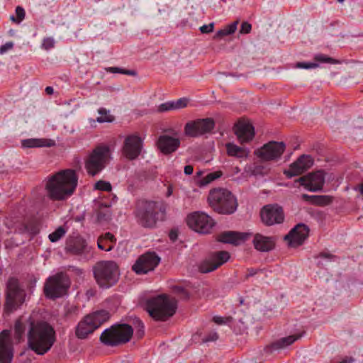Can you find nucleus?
<instances>
[{"label":"nucleus","mask_w":363,"mask_h":363,"mask_svg":"<svg viewBox=\"0 0 363 363\" xmlns=\"http://www.w3.org/2000/svg\"><path fill=\"white\" fill-rule=\"evenodd\" d=\"M143 148V140L136 134L127 136L123 146V154L129 160H134L140 155Z\"/></svg>","instance_id":"nucleus-18"},{"label":"nucleus","mask_w":363,"mask_h":363,"mask_svg":"<svg viewBox=\"0 0 363 363\" xmlns=\"http://www.w3.org/2000/svg\"><path fill=\"white\" fill-rule=\"evenodd\" d=\"M135 335L138 338H141L144 335V325L140 319L135 320Z\"/></svg>","instance_id":"nucleus-42"},{"label":"nucleus","mask_w":363,"mask_h":363,"mask_svg":"<svg viewBox=\"0 0 363 363\" xmlns=\"http://www.w3.org/2000/svg\"><path fill=\"white\" fill-rule=\"evenodd\" d=\"M315 61L322 63L339 64L340 62L325 55L318 54L315 56Z\"/></svg>","instance_id":"nucleus-37"},{"label":"nucleus","mask_w":363,"mask_h":363,"mask_svg":"<svg viewBox=\"0 0 363 363\" xmlns=\"http://www.w3.org/2000/svg\"><path fill=\"white\" fill-rule=\"evenodd\" d=\"M99 238H102L104 242L110 241L112 243H115L116 242V238L111 233H106L104 235L99 237Z\"/></svg>","instance_id":"nucleus-52"},{"label":"nucleus","mask_w":363,"mask_h":363,"mask_svg":"<svg viewBox=\"0 0 363 363\" xmlns=\"http://www.w3.org/2000/svg\"><path fill=\"white\" fill-rule=\"evenodd\" d=\"M186 222L190 228L201 234L210 233L216 224L211 217L202 212H194L189 215Z\"/></svg>","instance_id":"nucleus-12"},{"label":"nucleus","mask_w":363,"mask_h":363,"mask_svg":"<svg viewBox=\"0 0 363 363\" xmlns=\"http://www.w3.org/2000/svg\"><path fill=\"white\" fill-rule=\"evenodd\" d=\"M13 47V43L12 42H7L4 45H2L0 47V55L5 53L9 50H11Z\"/></svg>","instance_id":"nucleus-53"},{"label":"nucleus","mask_w":363,"mask_h":363,"mask_svg":"<svg viewBox=\"0 0 363 363\" xmlns=\"http://www.w3.org/2000/svg\"><path fill=\"white\" fill-rule=\"evenodd\" d=\"M238 22V21H235L225 27L228 31V33L231 35L235 32V30H237Z\"/></svg>","instance_id":"nucleus-55"},{"label":"nucleus","mask_w":363,"mask_h":363,"mask_svg":"<svg viewBox=\"0 0 363 363\" xmlns=\"http://www.w3.org/2000/svg\"><path fill=\"white\" fill-rule=\"evenodd\" d=\"M110 318L107 311L101 310L86 315L77 325L75 335L79 339H85Z\"/></svg>","instance_id":"nucleus-8"},{"label":"nucleus","mask_w":363,"mask_h":363,"mask_svg":"<svg viewBox=\"0 0 363 363\" xmlns=\"http://www.w3.org/2000/svg\"><path fill=\"white\" fill-rule=\"evenodd\" d=\"M55 45V40L52 38H46L43 40L42 47L45 50H50Z\"/></svg>","instance_id":"nucleus-48"},{"label":"nucleus","mask_w":363,"mask_h":363,"mask_svg":"<svg viewBox=\"0 0 363 363\" xmlns=\"http://www.w3.org/2000/svg\"><path fill=\"white\" fill-rule=\"evenodd\" d=\"M77 182L78 177L74 170H61L48 181L45 186L48 196L55 201L65 200L74 193Z\"/></svg>","instance_id":"nucleus-2"},{"label":"nucleus","mask_w":363,"mask_h":363,"mask_svg":"<svg viewBox=\"0 0 363 363\" xmlns=\"http://www.w3.org/2000/svg\"><path fill=\"white\" fill-rule=\"evenodd\" d=\"M86 247V241L80 236H72L67 238L65 244V251L72 255L82 254Z\"/></svg>","instance_id":"nucleus-25"},{"label":"nucleus","mask_w":363,"mask_h":363,"mask_svg":"<svg viewBox=\"0 0 363 363\" xmlns=\"http://www.w3.org/2000/svg\"><path fill=\"white\" fill-rule=\"evenodd\" d=\"M133 334L132 326L128 324H115L106 329L100 335L101 342L108 347H116L128 342Z\"/></svg>","instance_id":"nucleus-7"},{"label":"nucleus","mask_w":363,"mask_h":363,"mask_svg":"<svg viewBox=\"0 0 363 363\" xmlns=\"http://www.w3.org/2000/svg\"><path fill=\"white\" fill-rule=\"evenodd\" d=\"M235 134L241 143L251 141L255 136V128L248 121L239 120L233 128Z\"/></svg>","instance_id":"nucleus-22"},{"label":"nucleus","mask_w":363,"mask_h":363,"mask_svg":"<svg viewBox=\"0 0 363 363\" xmlns=\"http://www.w3.org/2000/svg\"><path fill=\"white\" fill-rule=\"evenodd\" d=\"M251 30H252V25L247 21H244L241 24L239 33L240 34H248L251 32Z\"/></svg>","instance_id":"nucleus-47"},{"label":"nucleus","mask_w":363,"mask_h":363,"mask_svg":"<svg viewBox=\"0 0 363 363\" xmlns=\"http://www.w3.org/2000/svg\"><path fill=\"white\" fill-rule=\"evenodd\" d=\"M179 145L180 140L179 138H174L167 135L160 136L157 140V147L164 155L175 152Z\"/></svg>","instance_id":"nucleus-23"},{"label":"nucleus","mask_w":363,"mask_h":363,"mask_svg":"<svg viewBox=\"0 0 363 363\" xmlns=\"http://www.w3.org/2000/svg\"><path fill=\"white\" fill-rule=\"evenodd\" d=\"M94 189L99 191L110 192L112 189V186L110 182L99 180L94 184Z\"/></svg>","instance_id":"nucleus-38"},{"label":"nucleus","mask_w":363,"mask_h":363,"mask_svg":"<svg viewBox=\"0 0 363 363\" xmlns=\"http://www.w3.org/2000/svg\"><path fill=\"white\" fill-rule=\"evenodd\" d=\"M229 259L230 254L227 251L216 252L199 264V272L201 273L213 272L225 263Z\"/></svg>","instance_id":"nucleus-19"},{"label":"nucleus","mask_w":363,"mask_h":363,"mask_svg":"<svg viewBox=\"0 0 363 363\" xmlns=\"http://www.w3.org/2000/svg\"><path fill=\"white\" fill-rule=\"evenodd\" d=\"M317 257H320V258H324V259H333V258L335 257V256H334L333 255L330 254V253H328V252H320L318 256Z\"/></svg>","instance_id":"nucleus-58"},{"label":"nucleus","mask_w":363,"mask_h":363,"mask_svg":"<svg viewBox=\"0 0 363 363\" xmlns=\"http://www.w3.org/2000/svg\"><path fill=\"white\" fill-rule=\"evenodd\" d=\"M99 113L101 115V116L98 117L96 118V121L101 123H111L114 121V116L109 114V111H107L106 108H101L98 111Z\"/></svg>","instance_id":"nucleus-33"},{"label":"nucleus","mask_w":363,"mask_h":363,"mask_svg":"<svg viewBox=\"0 0 363 363\" xmlns=\"http://www.w3.org/2000/svg\"><path fill=\"white\" fill-rule=\"evenodd\" d=\"M218 339V335L216 331H211L209 334L203 337L201 340V343H207L209 342H214Z\"/></svg>","instance_id":"nucleus-45"},{"label":"nucleus","mask_w":363,"mask_h":363,"mask_svg":"<svg viewBox=\"0 0 363 363\" xmlns=\"http://www.w3.org/2000/svg\"><path fill=\"white\" fill-rule=\"evenodd\" d=\"M69 286L70 281L68 277L62 272H59L46 279L43 292L47 298L55 300L65 296Z\"/></svg>","instance_id":"nucleus-10"},{"label":"nucleus","mask_w":363,"mask_h":363,"mask_svg":"<svg viewBox=\"0 0 363 363\" xmlns=\"http://www.w3.org/2000/svg\"><path fill=\"white\" fill-rule=\"evenodd\" d=\"M315 195H308V194H303L301 195V197L302 199L306 201H309L311 202L312 204H313V201H314V199H315Z\"/></svg>","instance_id":"nucleus-59"},{"label":"nucleus","mask_w":363,"mask_h":363,"mask_svg":"<svg viewBox=\"0 0 363 363\" xmlns=\"http://www.w3.org/2000/svg\"><path fill=\"white\" fill-rule=\"evenodd\" d=\"M256 274H257V270L256 269H248V274L247 275V277H252V276H254Z\"/></svg>","instance_id":"nucleus-63"},{"label":"nucleus","mask_w":363,"mask_h":363,"mask_svg":"<svg viewBox=\"0 0 363 363\" xmlns=\"http://www.w3.org/2000/svg\"><path fill=\"white\" fill-rule=\"evenodd\" d=\"M233 320L232 317H221V316H214L213 318V320L215 323L218 325L226 324L231 322Z\"/></svg>","instance_id":"nucleus-44"},{"label":"nucleus","mask_w":363,"mask_h":363,"mask_svg":"<svg viewBox=\"0 0 363 363\" xmlns=\"http://www.w3.org/2000/svg\"><path fill=\"white\" fill-rule=\"evenodd\" d=\"M173 104H174V103L172 101H167L163 104H161L158 106L157 111H158V112L162 113V112L168 111L170 110H174Z\"/></svg>","instance_id":"nucleus-41"},{"label":"nucleus","mask_w":363,"mask_h":363,"mask_svg":"<svg viewBox=\"0 0 363 363\" xmlns=\"http://www.w3.org/2000/svg\"><path fill=\"white\" fill-rule=\"evenodd\" d=\"M269 169L266 167H264L262 165H257L255 167L253 173L255 174H267Z\"/></svg>","instance_id":"nucleus-50"},{"label":"nucleus","mask_w":363,"mask_h":363,"mask_svg":"<svg viewBox=\"0 0 363 363\" xmlns=\"http://www.w3.org/2000/svg\"><path fill=\"white\" fill-rule=\"evenodd\" d=\"M215 127V121L211 118L191 121L184 126V133L191 138H197L210 133Z\"/></svg>","instance_id":"nucleus-13"},{"label":"nucleus","mask_w":363,"mask_h":363,"mask_svg":"<svg viewBox=\"0 0 363 363\" xmlns=\"http://www.w3.org/2000/svg\"><path fill=\"white\" fill-rule=\"evenodd\" d=\"M14 356L13 342L9 330L0 333V363H11Z\"/></svg>","instance_id":"nucleus-16"},{"label":"nucleus","mask_w":363,"mask_h":363,"mask_svg":"<svg viewBox=\"0 0 363 363\" xmlns=\"http://www.w3.org/2000/svg\"><path fill=\"white\" fill-rule=\"evenodd\" d=\"M308 191L315 192L323 189L325 183L323 171L319 170L308 174Z\"/></svg>","instance_id":"nucleus-27"},{"label":"nucleus","mask_w":363,"mask_h":363,"mask_svg":"<svg viewBox=\"0 0 363 363\" xmlns=\"http://www.w3.org/2000/svg\"><path fill=\"white\" fill-rule=\"evenodd\" d=\"M333 201V197L329 195H315L313 201L314 205L327 206L330 204Z\"/></svg>","instance_id":"nucleus-34"},{"label":"nucleus","mask_w":363,"mask_h":363,"mask_svg":"<svg viewBox=\"0 0 363 363\" xmlns=\"http://www.w3.org/2000/svg\"><path fill=\"white\" fill-rule=\"evenodd\" d=\"M317 67H318V65L317 63H314V62H298L296 65V67L301 68V69H312V68H315Z\"/></svg>","instance_id":"nucleus-46"},{"label":"nucleus","mask_w":363,"mask_h":363,"mask_svg":"<svg viewBox=\"0 0 363 363\" xmlns=\"http://www.w3.org/2000/svg\"><path fill=\"white\" fill-rule=\"evenodd\" d=\"M107 72L111 73H120L127 75L135 76L136 74L135 71L130 69H124L116 67H110L106 69Z\"/></svg>","instance_id":"nucleus-39"},{"label":"nucleus","mask_w":363,"mask_h":363,"mask_svg":"<svg viewBox=\"0 0 363 363\" xmlns=\"http://www.w3.org/2000/svg\"><path fill=\"white\" fill-rule=\"evenodd\" d=\"M354 361V359L351 357H345L341 361L334 362L333 363H352Z\"/></svg>","instance_id":"nucleus-60"},{"label":"nucleus","mask_w":363,"mask_h":363,"mask_svg":"<svg viewBox=\"0 0 363 363\" xmlns=\"http://www.w3.org/2000/svg\"><path fill=\"white\" fill-rule=\"evenodd\" d=\"M45 91V93L48 95L52 94L54 91L53 88L52 86H47Z\"/></svg>","instance_id":"nucleus-64"},{"label":"nucleus","mask_w":363,"mask_h":363,"mask_svg":"<svg viewBox=\"0 0 363 363\" xmlns=\"http://www.w3.org/2000/svg\"><path fill=\"white\" fill-rule=\"evenodd\" d=\"M110 156V148L107 145L97 146L86 162L85 167L89 174L95 176L106 166Z\"/></svg>","instance_id":"nucleus-11"},{"label":"nucleus","mask_w":363,"mask_h":363,"mask_svg":"<svg viewBox=\"0 0 363 363\" xmlns=\"http://www.w3.org/2000/svg\"><path fill=\"white\" fill-rule=\"evenodd\" d=\"M225 147L229 156L238 158H247L249 156L250 151L246 148L240 147L230 143H227Z\"/></svg>","instance_id":"nucleus-29"},{"label":"nucleus","mask_w":363,"mask_h":363,"mask_svg":"<svg viewBox=\"0 0 363 363\" xmlns=\"http://www.w3.org/2000/svg\"><path fill=\"white\" fill-rule=\"evenodd\" d=\"M174 291L181 299L187 300L189 298V292L182 286H175Z\"/></svg>","instance_id":"nucleus-40"},{"label":"nucleus","mask_w":363,"mask_h":363,"mask_svg":"<svg viewBox=\"0 0 363 363\" xmlns=\"http://www.w3.org/2000/svg\"><path fill=\"white\" fill-rule=\"evenodd\" d=\"M260 216L262 221L269 226L281 223L284 219L283 208L278 204L264 206L261 210Z\"/></svg>","instance_id":"nucleus-17"},{"label":"nucleus","mask_w":363,"mask_h":363,"mask_svg":"<svg viewBox=\"0 0 363 363\" xmlns=\"http://www.w3.org/2000/svg\"><path fill=\"white\" fill-rule=\"evenodd\" d=\"M134 214L139 225L147 228H154L156 225L158 215L157 203L140 200L136 203Z\"/></svg>","instance_id":"nucleus-9"},{"label":"nucleus","mask_w":363,"mask_h":363,"mask_svg":"<svg viewBox=\"0 0 363 363\" xmlns=\"http://www.w3.org/2000/svg\"><path fill=\"white\" fill-rule=\"evenodd\" d=\"M66 229L63 226H60L54 232L50 233L48 238L50 242H55L64 237Z\"/></svg>","instance_id":"nucleus-35"},{"label":"nucleus","mask_w":363,"mask_h":363,"mask_svg":"<svg viewBox=\"0 0 363 363\" xmlns=\"http://www.w3.org/2000/svg\"><path fill=\"white\" fill-rule=\"evenodd\" d=\"M56 341L53 327L46 321L31 322L28 332L29 348L39 355L47 353Z\"/></svg>","instance_id":"nucleus-1"},{"label":"nucleus","mask_w":363,"mask_h":363,"mask_svg":"<svg viewBox=\"0 0 363 363\" xmlns=\"http://www.w3.org/2000/svg\"><path fill=\"white\" fill-rule=\"evenodd\" d=\"M54 144V141L47 139L30 138L21 141V145L24 148L51 147Z\"/></svg>","instance_id":"nucleus-28"},{"label":"nucleus","mask_w":363,"mask_h":363,"mask_svg":"<svg viewBox=\"0 0 363 363\" xmlns=\"http://www.w3.org/2000/svg\"><path fill=\"white\" fill-rule=\"evenodd\" d=\"M313 164V160L308 155H301L294 162L291 164L289 169L284 170V174L288 178L301 174Z\"/></svg>","instance_id":"nucleus-20"},{"label":"nucleus","mask_w":363,"mask_h":363,"mask_svg":"<svg viewBox=\"0 0 363 363\" xmlns=\"http://www.w3.org/2000/svg\"><path fill=\"white\" fill-rule=\"evenodd\" d=\"M194 172V168L191 165H186L184 167V173L186 175H191Z\"/></svg>","instance_id":"nucleus-61"},{"label":"nucleus","mask_w":363,"mask_h":363,"mask_svg":"<svg viewBox=\"0 0 363 363\" xmlns=\"http://www.w3.org/2000/svg\"><path fill=\"white\" fill-rule=\"evenodd\" d=\"M247 233L236 231H224L218 235L217 240L237 246L247 240Z\"/></svg>","instance_id":"nucleus-24"},{"label":"nucleus","mask_w":363,"mask_h":363,"mask_svg":"<svg viewBox=\"0 0 363 363\" xmlns=\"http://www.w3.org/2000/svg\"><path fill=\"white\" fill-rule=\"evenodd\" d=\"M308 227L305 224L299 223L285 236V240H289L291 247H298L303 243L308 238Z\"/></svg>","instance_id":"nucleus-21"},{"label":"nucleus","mask_w":363,"mask_h":363,"mask_svg":"<svg viewBox=\"0 0 363 363\" xmlns=\"http://www.w3.org/2000/svg\"><path fill=\"white\" fill-rule=\"evenodd\" d=\"M26 327L25 325L21 321L17 320L14 325V338L17 342H19L25 333Z\"/></svg>","instance_id":"nucleus-32"},{"label":"nucleus","mask_w":363,"mask_h":363,"mask_svg":"<svg viewBox=\"0 0 363 363\" xmlns=\"http://www.w3.org/2000/svg\"><path fill=\"white\" fill-rule=\"evenodd\" d=\"M26 292L18 278L11 277L6 283L4 313L9 315L20 309L26 301Z\"/></svg>","instance_id":"nucleus-4"},{"label":"nucleus","mask_w":363,"mask_h":363,"mask_svg":"<svg viewBox=\"0 0 363 363\" xmlns=\"http://www.w3.org/2000/svg\"><path fill=\"white\" fill-rule=\"evenodd\" d=\"M160 257L154 252H147L140 255L132 267L137 274H145L153 271L160 264Z\"/></svg>","instance_id":"nucleus-15"},{"label":"nucleus","mask_w":363,"mask_h":363,"mask_svg":"<svg viewBox=\"0 0 363 363\" xmlns=\"http://www.w3.org/2000/svg\"><path fill=\"white\" fill-rule=\"evenodd\" d=\"M174 103V110L180 109L186 107L188 104L189 100L186 98H181L177 101H172Z\"/></svg>","instance_id":"nucleus-43"},{"label":"nucleus","mask_w":363,"mask_h":363,"mask_svg":"<svg viewBox=\"0 0 363 363\" xmlns=\"http://www.w3.org/2000/svg\"><path fill=\"white\" fill-rule=\"evenodd\" d=\"M214 23H211L208 25H203L200 27L199 30L202 33H210L213 31Z\"/></svg>","instance_id":"nucleus-49"},{"label":"nucleus","mask_w":363,"mask_h":363,"mask_svg":"<svg viewBox=\"0 0 363 363\" xmlns=\"http://www.w3.org/2000/svg\"><path fill=\"white\" fill-rule=\"evenodd\" d=\"M301 337V335H294L282 337L272 343L270 345V349L272 350H277L285 348L286 347L293 344L296 340L299 339Z\"/></svg>","instance_id":"nucleus-30"},{"label":"nucleus","mask_w":363,"mask_h":363,"mask_svg":"<svg viewBox=\"0 0 363 363\" xmlns=\"http://www.w3.org/2000/svg\"><path fill=\"white\" fill-rule=\"evenodd\" d=\"M104 241H103V239L102 238H99L98 239V242H97V245H98V247L102 250H106V251H111L113 248V245H108V248H106L105 247V245H104Z\"/></svg>","instance_id":"nucleus-54"},{"label":"nucleus","mask_w":363,"mask_h":363,"mask_svg":"<svg viewBox=\"0 0 363 363\" xmlns=\"http://www.w3.org/2000/svg\"><path fill=\"white\" fill-rule=\"evenodd\" d=\"M93 272L96 281L101 288L108 289L119 279V267L113 260L96 262L93 267Z\"/></svg>","instance_id":"nucleus-6"},{"label":"nucleus","mask_w":363,"mask_h":363,"mask_svg":"<svg viewBox=\"0 0 363 363\" xmlns=\"http://www.w3.org/2000/svg\"><path fill=\"white\" fill-rule=\"evenodd\" d=\"M222 176L223 172L220 170L213 172L208 173L204 177L197 179L196 184L199 187H203Z\"/></svg>","instance_id":"nucleus-31"},{"label":"nucleus","mask_w":363,"mask_h":363,"mask_svg":"<svg viewBox=\"0 0 363 363\" xmlns=\"http://www.w3.org/2000/svg\"><path fill=\"white\" fill-rule=\"evenodd\" d=\"M169 236L171 240L174 241L177 238V233L174 230H171Z\"/></svg>","instance_id":"nucleus-62"},{"label":"nucleus","mask_w":363,"mask_h":363,"mask_svg":"<svg viewBox=\"0 0 363 363\" xmlns=\"http://www.w3.org/2000/svg\"><path fill=\"white\" fill-rule=\"evenodd\" d=\"M146 311L156 320H166L176 312L177 301L167 295H159L146 301Z\"/></svg>","instance_id":"nucleus-5"},{"label":"nucleus","mask_w":363,"mask_h":363,"mask_svg":"<svg viewBox=\"0 0 363 363\" xmlns=\"http://www.w3.org/2000/svg\"><path fill=\"white\" fill-rule=\"evenodd\" d=\"M308 174L299 177L296 182H299L301 186H303L306 189L308 190Z\"/></svg>","instance_id":"nucleus-51"},{"label":"nucleus","mask_w":363,"mask_h":363,"mask_svg":"<svg viewBox=\"0 0 363 363\" xmlns=\"http://www.w3.org/2000/svg\"><path fill=\"white\" fill-rule=\"evenodd\" d=\"M286 149L284 142L269 141L255 152L263 161L277 160L281 157Z\"/></svg>","instance_id":"nucleus-14"},{"label":"nucleus","mask_w":363,"mask_h":363,"mask_svg":"<svg viewBox=\"0 0 363 363\" xmlns=\"http://www.w3.org/2000/svg\"><path fill=\"white\" fill-rule=\"evenodd\" d=\"M252 242L255 248L260 252L270 251L275 246V241L272 237L264 236L259 233L255 235Z\"/></svg>","instance_id":"nucleus-26"},{"label":"nucleus","mask_w":363,"mask_h":363,"mask_svg":"<svg viewBox=\"0 0 363 363\" xmlns=\"http://www.w3.org/2000/svg\"><path fill=\"white\" fill-rule=\"evenodd\" d=\"M16 17L11 16L10 17V20L16 23H20L24 19L25 16H26L24 9L19 6H17L16 9Z\"/></svg>","instance_id":"nucleus-36"},{"label":"nucleus","mask_w":363,"mask_h":363,"mask_svg":"<svg viewBox=\"0 0 363 363\" xmlns=\"http://www.w3.org/2000/svg\"><path fill=\"white\" fill-rule=\"evenodd\" d=\"M5 225L8 228L9 230L6 231V234L9 235L11 233V230L14 228V224L11 220L6 218L4 222Z\"/></svg>","instance_id":"nucleus-57"},{"label":"nucleus","mask_w":363,"mask_h":363,"mask_svg":"<svg viewBox=\"0 0 363 363\" xmlns=\"http://www.w3.org/2000/svg\"><path fill=\"white\" fill-rule=\"evenodd\" d=\"M208 202L210 207L219 214H232L238 208L235 196L224 188L211 189L208 194Z\"/></svg>","instance_id":"nucleus-3"},{"label":"nucleus","mask_w":363,"mask_h":363,"mask_svg":"<svg viewBox=\"0 0 363 363\" xmlns=\"http://www.w3.org/2000/svg\"><path fill=\"white\" fill-rule=\"evenodd\" d=\"M229 35H230V34L228 33V31L227 30V29L225 28H224L223 29H220L218 31H217V33H216V35L214 36V38H220L223 36Z\"/></svg>","instance_id":"nucleus-56"}]
</instances>
